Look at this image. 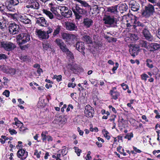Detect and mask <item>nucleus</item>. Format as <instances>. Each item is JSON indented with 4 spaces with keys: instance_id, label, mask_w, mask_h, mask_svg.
Masks as SVG:
<instances>
[{
    "instance_id": "obj_1",
    "label": "nucleus",
    "mask_w": 160,
    "mask_h": 160,
    "mask_svg": "<svg viewBox=\"0 0 160 160\" xmlns=\"http://www.w3.org/2000/svg\"><path fill=\"white\" fill-rule=\"evenodd\" d=\"M104 23L108 25L109 27H117L118 20L113 16L105 15L103 19Z\"/></svg>"
},
{
    "instance_id": "obj_2",
    "label": "nucleus",
    "mask_w": 160,
    "mask_h": 160,
    "mask_svg": "<svg viewBox=\"0 0 160 160\" xmlns=\"http://www.w3.org/2000/svg\"><path fill=\"white\" fill-rule=\"evenodd\" d=\"M72 9L77 19H79L81 18L82 15L85 14L86 13V10H84V9L80 8L77 4H73Z\"/></svg>"
},
{
    "instance_id": "obj_3",
    "label": "nucleus",
    "mask_w": 160,
    "mask_h": 160,
    "mask_svg": "<svg viewBox=\"0 0 160 160\" xmlns=\"http://www.w3.org/2000/svg\"><path fill=\"white\" fill-rule=\"evenodd\" d=\"M55 42L63 52H66L67 55L71 58H73V56L72 54L67 48L65 44L62 40L58 38L57 39L55 40Z\"/></svg>"
},
{
    "instance_id": "obj_4",
    "label": "nucleus",
    "mask_w": 160,
    "mask_h": 160,
    "mask_svg": "<svg viewBox=\"0 0 160 160\" xmlns=\"http://www.w3.org/2000/svg\"><path fill=\"white\" fill-rule=\"evenodd\" d=\"M154 6L149 3L145 6L142 12V15L143 17H149L153 15L155 12Z\"/></svg>"
},
{
    "instance_id": "obj_5",
    "label": "nucleus",
    "mask_w": 160,
    "mask_h": 160,
    "mask_svg": "<svg viewBox=\"0 0 160 160\" xmlns=\"http://www.w3.org/2000/svg\"><path fill=\"white\" fill-rule=\"evenodd\" d=\"M16 39L19 45H22L29 41L30 36L27 33H22L17 37Z\"/></svg>"
},
{
    "instance_id": "obj_6",
    "label": "nucleus",
    "mask_w": 160,
    "mask_h": 160,
    "mask_svg": "<svg viewBox=\"0 0 160 160\" xmlns=\"http://www.w3.org/2000/svg\"><path fill=\"white\" fill-rule=\"evenodd\" d=\"M18 145H16V148L18 149L19 147V150L17 153V156L22 160L25 159L28 156V152L25 149H22V145H19L22 143L21 141H18Z\"/></svg>"
},
{
    "instance_id": "obj_7",
    "label": "nucleus",
    "mask_w": 160,
    "mask_h": 160,
    "mask_svg": "<svg viewBox=\"0 0 160 160\" xmlns=\"http://www.w3.org/2000/svg\"><path fill=\"white\" fill-rule=\"evenodd\" d=\"M0 45L1 48L7 51H12L16 48V45L14 43L7 41L1 42Z\"/></svg>"
},
{
    "instance_id": "obj_8",
    "label": "nucleus",
    "mask_w": 160,
    "mask_h": 160,
    "mask_svg": "<svg viewBox=\"0 0 160 160\" xmlns=\"http://www.w3.org/2000/svg\"><path fill=\"white\" fill-rule=\"evenodd\" d=\"M19 3L18 0H6L5 6L8 11L14 12L15 10V6Z\"/></svg>"
},
{
    "instance_id": "obj_9",
    "label": "nucleus",
    "mask_w": 160,
    "mask_h": 160,
    "mask_svg": "<svg viewBox=\"0 0 160 160\" xmlns=\"http://www.w3.org/2000/svg\"><path fill=\"white\" fill-rule=\"evenodd\" d=\"M48 30L47 32L42 31L41 29H36V32L37 35L40 40L46 39L49 38V34L50 33V27H48Z\"/></svg>"
},
{
    "instance_id": "obj_10",
    "label": "nucleus",
    "mask_w": 160,
    "mask_h": 160,
    "mask_svg": "<svg viewBox=\"0 0 160 160\" xmlns=\"http://www.w3.org/2000/svg\"><path fill=\"white\" fill-rule=\"evenodd\" d=\"M8 29L10 34L15 35L18 33L20 28L19 25L15 23H12L9 24Z\"/></svg>"
},
{
    "instance_id": "obj_11",
    "label": "nucleus",
    "mask_w": 160,
    "mask_h": 160,
    "mask_svg": "<svg viewBox=\"0 0 160 160\" xmlns=\"http://www.w3.org/2000/svg\"><path fill=\"white\" fill-rule=\"evenodd\" d=\"M94 113V109L90 105H87L84 111L85 116L88 118H92L93 117Z\"/></svg>"
},
{
    "instance_id": "obj_12",
    "label": "nucleus",
    "mask_w": 160,
    "mask_h": 160,
    "mask_svg": "<svg viewBox=\"0 0 160 160\" xmlns=\"http://www.w3.org/2000/svg\"><path fill=\"white\" fill-rule=\"evenodd\" d=\"M66 116L65 115H61L59 117L56 116L55 120L52 122L55 124H58L60 125L61 124H64L67 121Z\"/></svg>"
},
{
    "instance_id": "obj_13",
    "label": "nucleus",
    "mask_w": 160,
    "mask_h": 160,
    "mask_svg": "<svg viewBox=\"0 0 160 160\" xmlns=\"http://www.w3.org/2000/svg\"><path fill=\"white\" fill-rule=\"evenodd\" d=\"M40 5L38 2V0H30L28 5L26 6L27 8H31L34 9H38Z\"/></svg>"
},
{
    "instance_id": "obj_14",
    "label": "nucleus",
    "mask_w": 160,
    "mask_h": 160,
    "mask_svg": "<svg viewBox=\"0 0 160 160\" xmlns=\"http://www.w3.org/2000/svg\"><path fill=\"white\" fill-rule=\"evenodd\" d=\"M65 27L69 31H76L78 29L77 26L74 23L69 21L65 22Z\"/></svg>"
},
{
    "instance_id": "obj_15",
    "label": "nucleus",
    "mask_w": 160,
    "mask_h": 160,
    "mask_svg": "<svg viewBox=\"0 0 160 160\" xmlns=\"http://www.w3.org/2000/svg\"><path fill=\"white\" fill-rule=\"evenodd\" d=\"M36 23L38 25L42 27H48L49 23L43 17H41L37 18Z\"/></svg>"
},
{
    "instance_id": "obj_16",
    "label": "nucleus",
    "mask_w": 160,
    "mask_h": 160,
    "mask_svg": "<svg viewBox=\"0 0 160 160\" xmlns=\"http://www.w3.org/2000/svg\"><path fill=\"white\" fill-rule=\"evenodd\" d=\"M129 6L131 10L133 11H137L139 9V4L134 0H131L130 1Z\"/></svg>"
},
{
    "instance_id": "obj_17",
    "label": "nucleus",
    "mask_w": 160,
    "mask_h": 160,
    "mask_svg": "<svg viewBox=\"0 0 160 160\" xmlns=\"http://www.w3.org/2000/svg\"><path fill=\"white\" fill-rule=\"evenodd\" d=\"M110 94L111 96V98L115 100H117L120 96V93L117 91L116 87L113 88L110 91Z\"/></svg>"
},
{
    "instance_id": "obj_18",
    "label": "nucleus",
    "mask_w": 160,
    "mask_h": 160,
    "mask_svg": "<svg viewBox=\"0 0 160 160\" xmlns=\"http://www.w3.org/2000/svg\"><path fill=\"white\" fill-rule=\"evenodd\" d=\"M18 20L21 22L25 24H29L31 22L28 16L24 14L19 15Z\"/></svg>"
},
{
    "instance_id": "obj_19",
    "label": "nucleus",
    "mask_w": 160,
    "mask_h": 160,
    "mask_svg": "<svg viewBox=\"0 0 160 160\" xmlns=\"http://www.w3.org/2000/svg\"><path fill=\"white\" fill-rule=\"evenodd\" d=\"M142 33L144 37L147 40L150 42L153 41V38L147 29H144L143 30Z\"/></svg>"
},
{
    "instance_id": "obj_20",
    "label": "nucleus",
    "mask_w": 160,
    "mask_h": 160,
    "mask_svg": "<svg viewBox=\"0 0 160 160\" xmlns=\"http://www.w3.org/2000/svg\"><path fill=\"white\" fill-rule=\"evenodd\" d=\"M77 1L81 4V5L82 7L85 8L84 10H86V12L91 9V6L89 5L87 2L82 0H77Z\"/></svg>"
},
{
    "instance_id": "obj_21",
    "label": "nucleus",
    "mask_w": 160,
    "mask_h": 160,
    "mask_svg": "<svg viewBox=\"0 0 160 160\" xmlns=\"http://www.w3.org/2000/svg\"><path fill=\"white\" fill-rule=\"evenodd\" d=\"M76 47L77 49L79 52H82L83 55L84 54L85 48L84 42H78L76 45Z\"/></svg>"
},
{
    "instance_id": "obj_22",
    "label": "nucleus",
    "mask_w": 160,
    "mask_h": 160,
    "mask_svg": "<svg viewBox=\"0 0 160 160\" xmlns=\"http://www.w3.org/2000/svg\"><path fill=\"white\" fill-rule=\"evenodd\" d=\"M52 4L51 3V19L53 18H57L59 15L57 12L56 8L52 7Z\"/></svg>"
},
{
    "instance_id": "obj_23",
    "label": "nucleus",
    "mask_w": 160,
    "mask_h": 160,
    "mask_svg": "<svg viewBox=\"0 0 160 160\" xmlns=\"http://www.w3.org/2000/svg\"><path fill=\"white\" fill-rule=\"evenodd\" d=\"M83 23L87 28H89L93 24V21L91 19L86 18L83 19Z\"/></svg>"
},
{
    "instance_id": "obj_24",
    "label": "nucleus",
    "mask_w": 160,
    "mask_h": 160,
    "mask_svg": "<svg viewBox=\"0 0 160 160\" xmlns=\"http://www.w3.org/2000/svg\"><path fill=\"white\" fill-rule=\"evenodd\" d=\"M139 50V47L138 46H134L131 48L129 52L131 55L133 57H135L136 55H137V52Z\"/></svg>"
},
{
    "instance_id": "obj_25",
    "label": "nucleus",
    "mask_w": 160,
    "mask_h": 160,
    "mask_svg": "<svg viewBox=\"0 0 160 160\" xmlns=\"http://www.w3.org/2000/svg\"><path fill=\"white\" fill-rule=\"evenodd\" d=\"M4 72L7 74L14 75L16 73V70L15 68L8 67L4 69Z\"/></svg>"
},
{
    "instance_id": "obj_26",
    "label": "nucleus",
    "mask_w": 160,
    "mask_h": 160,
    "mask_svg": "<svg viewBox=\"0 0 160 160\" xmlns=\"http://www.w3.org/2000/svg\"><path fill=\"white\" fill-rule=\"evenodd\" d=\"M117 9L118 5H116L108 8H107V11L111 13L115 14H117L118 12Z\"/></svg>"
},
{
    "instance_id": "obj_27",
    "label": "nucleus",
    "mask_w": 160,
    "mask_h": 160,
    "mask_svg": "<svg viewBox=\"0 0 160 160\" xmlns=\"http://www.w3.org/2000/svg\"><path fill=\"white\" fill-rule=\"evenodd\" d=\"M71 38H69L67 42L69 45H72L77 41V36L74 34H71L70 36Z\"/></svg>"
},
{
    "instance_id": "obj_28",
    "label": "nucleus",
    "mask_w": 160,
    "mask_h": 160,
    "mask_svg": "<svg viewBox=\"0 0 160 160\" xmlns=\"http://www.w3.org/2000/svg\"><path fill=\"white\" fill-rule=\"evenodd\" d=\"M150 44L149 43L145 41L141 40L140 41L139 45L142 47L144 48L147 49L148 48V47L150 46Z\"/></svg>"
},
{
    "instance_id": "obj_29",
    "label": "nucleus",
    "mask_w": 160,
    "mask_h": 160,
    "mask_svg": "<svg viewBox=\"0 0 160 160\" xmlns=\"http://www.w3.org/2000/svg\"><path fill=\"white\" fill-rule=\"evenodd\" d=\"M71 34L66 33H62L61 34L62 38L66 42H67L69 38H71L70 36Z\"/></svg>"
},
{
    "instance_id": "obj_30",
    "label": "nucleus",
    "mask_w": 160,
    "mask_h": 160,
    "mask_svg": "<svg viewBox=\"0 0 160 160\" xmlns=\"http://www.w3.org/2000/svg\"><path fill=\"white\" fill-rule=\"evenodd\" d=\"M72 14V11L68 8L63 13L62 16L68 18L70 17Z\"/></svg>"
},
{
    "instance_id": "obj_31",
    "label": "nucleus",
    "mask_w": 160,
    "mask_h": 160,
    "mask_svg": "<svg viewBox=\"0 0 160 160\" xmlns=\"http://www.w3.org/2000/svg\"><path fill=\"white\" fill-rule=\"evenodd\" d=\"M150 47L153 49V50H156L160 48V45L159 44L153 43L150 44Z\"/></svg>"
},
{
    "instance_id": "obj_32",
    "label": "nucleus",
    "mask_w": 160,
    "mask_h": 160,
    "mask_svg": "<svg viewBox=\"0 0 160 160\" xmlns=\"http://www.w3.org/2000/svg\"><path fill=\"white\" fill-rule=\"evenodd\" d=\"M144 25L142 23L139 22H138L135 24V25L133 26V27L137 31L139 29L141 30L142 29L141 28H139L140 27L141 28L144 27Z\"/></svg>"
},
{
    "instance_id": "obj_33",
    "label": "nucleus",
    "mask_w": 160,
    "mask_h": 160,
    "mask_svg": "<svg viewBox=\"0 0 160 160\" xmlns=\"http://www.w3.org/2000/svg\"><path fill=\"white\" fill-rule=\"evenodd\" d=\"M82 39L88 43H91L92 42L91 38L89 36L87 35L83 36Z\"/></svg>"
},
{
    "instance_id": "obj_34",
    "label": "nucleus",
    "mask_w": 160,
    "mask_h": 160,
    "mask_svg": "<svg viewBox=\"0 0 160 160\" xmlns=\"http://www.w3.org/2000/svg\"><path fill=\"white\" fill-rule=\"evenodd\" d=\"M38 107L39 108H44V110L46 111L48 110L49 112V110L47 108H46V104L45 103L43 104L42 102V101H39L38 102Z\"/></svg>"
},
{
    "instance_id": "obj_35",
    "label": "nucleus",
    "mask_w": 160,
    "mask_h": 160,
    "mask_svg": "<svg viewBox=\"0 0 160 160\" xmlns=\"http://www.w3.org/2000/svg\"><path fill=\"white\" fill-rule=\"evenodd\" d=\"M62 76L61 75H54L52 78L53 79H56V81L58 82H60L62 80Z\"/></svg>"
},
{
    "instance_id": "obj_36",
    "label": "nucleus",
    "mask_w": 160,
    "mask_h": 160,
    "mask_svg": "<svg viewBox=\"0 0 160 160\" xmlns=\"http://www.w3.org/2000/svg\"><path fill=\"white\" fill-rule=\"evenodd\" d=\"M19 130L22 133H24L26 132V131L28 130V128L24 127V125L22 124V125L19 128Z\"/></svg>"
},
{
    "instance_id": "obj_37",
    "label": "nucleus",
    "mask_w": 160,
    "mask_h": 160,
    "mask_svg": "<svg viewBox=\"0 0 160 160\" xmlns=\"http://www.w3.org/2000/svg\"><path fill=\"white\" fill-rule=\"evenodd\" d=\"M102 133L104 135V137L106 138L108 140H109L110 138V136L108 135L109 132L107 131L104 130L102 131Z\"/></svg>"
},
{
    "instance_id": "obj_38",
    "label": "nucleus",
    "mask_w": 160,
    "mask_h": 160,
    "mask_svg": "<svg viewBox=\"0 0 160 160\" xmlns=\"http://www.w3.org/2000/svg\"><path fill=\"white\" fill-rule=\"evenodd\" d=\"M152 60L150 59L147 60L146 62H147V66L149 68H152L153 67V65L152 63Z\"/></svg>"
},
{
    "instance_id": "obj_39",
    "label": "nucleus",
    "mask_w": 160,
    "mask_h": 160,
    "mask_svg": "<svg viewBox=\"0 0 160 160\" xmlns=\"http://www.w3.org/2000/svg\"><path fill=\"white\" fill-rule=\"evenodd\" d=\"M68 8L65 6H60L59 7V8L60 10L61 14L62 15L63 14V13Z\"/></svg>"
},
{
    "instance_id": "obj_40",
    "label": "nucleus",
    "mask_w": 160,
    "mask_h": 160,
    "mask_svg": "<svg viewBox=\"0 0 160 160\" xmlns=\"http://www.w3.org/2000/svg\"><path fill=\"white\" fill-rule=\"evenodd\" d=\"M100 9V7H98L97 6H94L92 8L94 12H93V13H96L98 14L99 13Z\"/></svg>"
},
{
    "instance_id": "obj_41",
    "label": "nucleus",
    "mask_w": 160,
    "mask_h": 160,
    "mask_svg": "<svg viewBox=\"0 0 160 160\" xmlns=\"http://www.w3.org/2000/svg\"><path fill=\"white\" fill-rule=\"evenodd\" d=\"M73 149L75 150V152L76 153L77 155L78 156H79L82 152V150L79 149L78 147H74Z\"/></svg>"
},
{
    "instance_id": "obj_42",
    "label": "nucleus",
    "mask_w": 160,
    "mask_h": 160,
    "mask_svg": "<svg viewBox=\"0 0 160 160\" xmlns=\"http://www.w3.org/2000/svg\"><path fill=\"white\" fill-rule=\"evenodd\" d=\"M130 38L131 40L133 41L136 40L138 39V37L137 35L131 34H130Z\"/></svg>"
},
{
    "instance_id": "obj_43",
    "label": "nucleus",
    "mask_w": 160,
    "mask_h": 160,
    "mask_svg": "<svg viewBox=\"0 0 160 160\" xmlns=\"http://www.w3.org/2000/svg\"><path fill=\"white\" fill-rule=\"evenodd\" d=\"M133 137V134L132 132L128 133L126 134V136L125 137V138L127 139L128 140H129L131 139V138Z\"/></svg>"
},
{
    "instance_id": "obj_44",
    "label": "nucleus",
    "mask_w": 160,
    "mask_h": 160,
    "mask_svg": "<svg viewBox=\"0 0 160 160\" xmlns=\"http://www.w3.org/2000/svg\"><path fill=\"white\" fill-rule=\"evenodd\" d=\"M141 77L142 80L146 81L147 78L149 77L145 73H143L141 75Z\"/></svg>"
},
{
    "instance_id": "obj_45",
    "label": "nucleus",
    "mask_w": 160,
    "mask_h": 160,
    "mask_svg": "<svg viewBox=\"0 0 160 160\" xmlns=\"http://www.w3.org/2000/svg\"><path fill=\"white\" fill-rule=\"evenodd\" d=\"M59 151H60V152L61 153L62 156H64L66 155L67 153V151L65 148H63L62 150H59Z\"/></svg>"
},
{
    "instance_id": "obj_46",
    "label": "nucleus",
    "mask_w": 160,
    "mask_h": 160,
    "mask_svg": "<svg viewBox=\"0 0 160 160\" xmlns=\"http://www.w3.org/2000/svg\"><path fill=\"white\" fill-rule=\"evenodd\" d=\"M10 92L8 90H5L3 92L2 94L5 96L6 97H8L10 95Z\"/></svg>"
},
{
    "instance_id": "obj_47",
    "label": "nucleus",
    "mask_w": 160,
    "mask_h": 160,
    "mask_svg": "<svg viewBox=\"0 0 160 160\" xmlns=\"http://www.w3.org/2000/svg\"><path fill=\"white\" fill-rule=\"evenodd\" d=\"M8 131L10 134H11V135H13V134H16L17 133V132L14 129H8Z\"/></svg>"
},
{
    "instance_id": "obj_48",
    "label": "nucleus",
    "mask_w": 160,
    "mask_h": 160,
    "mask_svg": "<svg viewBox=\"0 0 160 160\" xmlns=\"http://www.w3.org/2000/svg\"><path fill=\"white\" fill-rule=\"evenodd\" d=\"M8 58V56L4 54H0V60Z\"/></svg>"
},
{
    "instance_id": "obj_49",
    "label": "nucleus",
    "mask_w": 160,
    "mask_h": 160,
    "mask_svg": "<svg viewBox=\"0 0 160 160\" xmlns=\"http://www.w3.org/2000/svg\"><path fill=\"white\" fill-rule=\"evenodd\" d=\"M21 50H24L26 48H27L29 47V45L28 44L22 46V45H19Z\"/></svg>"
},
{
    "instance_id": "obj_50",
    "label": "nucleus",
    "mask_w": 160,
    "mask_h": 160,
    "mask_svg": "<svg viewBox=\"0 0 160 160\" xmlns=\"http://www.w3.org/2000/svg\"><path fill=\"white\" fill-rule=\"evenodd\" d=\"M123 89L124 90H126L127 89H128V87L127 84H125L124 83H123L121 85Z\"/></svg>"
},
{
    "instance_id": "obj_51",
    "label": "nucleus",
    "mask_w": 160,
    "mask_h": 160,
    "mask_svg": "<svg viewBox=\"0 0 160 160\" xmlns=\"http://www.w3.org/2000/svg\"><path fill=\"white\" fill-rule=\"evenodd\" d=\"M60 31V28L59 27H57L56 29L54 30L53 35L54 36L58 34Z\"/></svg>"
},
{
    "instance_id": "obj_52",
    "label": "nucleus",
    "mask_w": 160,
    "mask_h": 160,
    "mask_svg": "<svg viewBox=\"0 0 160 160\" xmlns=\"http://www.w3.org/2000/svg\"><path fill=\"white\" fill-rule=\"evenodd\" d=\"M148 1L153 5L155 6V5L158 2L157 0H147Z\"/></svg>"
},
{
    "instance_id": "obj_53",
    "label": "nucleus",
    "mask_w": 160,
    "mask_h": 160,
    "mask_svg": "<svg viewBox=\"0 0 160 160\" xmlns=\"http://www.w3.org/2000/svg\"><path fill=\"white\" fill-rule=\"evenodd\" d=\"M160 152V150H155L153 152V154L155 156H156L157 158H160V154L157 155L156 154L157 153H159Z\"/></svg>"
},
{
    "instance_id": "obj_54",
    "label": "nucleus",
    "mask_w": 160,
    "mask_h": 160,
    "mask_svg": "<svg viewBox=\"0 0 160 160\" xmlns=\"http://www.w3.org/2000/svg\"><path fill=\"white\" fill-rule=\"evenodd\" d=\"M43 12L45 14L50 18V11H48L46 9H43Z\"/></svg>"
},
{
    "instance_id": "obj_55",
    "label": "nucleus",
    "mask_w": 160,
    "mask_h": 160,
    "mask_svg": "<svg viewBox=\"0 0 160 160\" xmlns=\"http://www.w3.org/2000/svg\"><path fill=\"white\" fill-rule=\"evenodd\" d=\"M43 48L44 50H47L50 47L48 43L43 44Z\"/></svg>"
},
{
    "instance_id": "obj_56",
    "label": "nucleus",
    "mask_w": 160,
    "mask_h": 160,
    "mask_svg": "<svg viewBox=\"0 0 160 160\" xmlns=\"http://www.w3.org/2000/svg\"><path fill=\"white\" fill-rule=\"evenodd\" d=\"M34 155H36L37 156V157L38 158H39L40 157V156L38 153V151L37 149H36L34 150Z\"/></svg>"
},
{
    "instance_id": "obj_57",
    "label": "nucleus",
    "mask_w": 160,
    "mask_h": 160,
    "mask_svg": "<svg viewBox=\"0 0 160 160\" xmlns=\"http://www.w3.org/2000/svg\"><path fill=\"white\" fill-rule=\"evenodd\" d=\"M41 136L42 138V140L43 141L45 142L46 141L47 138V136L45 134H44L42 132L41 134Z\"/></svg>"
},
{
    "instance_id": "obj_58",
    "label": "nucleus",
    "mask_w": 160,
    "mask_h": 160,
    "mask_svg": "<svg viewBox=\"0 0 160 160\" xmlns=\"http://www.w3.org/2000/svg\"><path fill=\"white\" fill-rule=\"evenodd\" d=\"M76 86V84L75 83H72L69 82L68 85V87H72V88H74Z\"/></svg>"
},
{
    "instance_id": "obj_59",
    "label": "nucleus",
    "mask_w": 160,
    "mask_h": 160,
    "mask_svg": "<svg viewBox=\"0 0 160 160\" xmlns=\"http://www.w3.org/2000/svg\"><path fill=\"white\" fill-rule=\"evenodd\" d=\"M70 108L72 109H73V107L72 104H69V105H68V107L67 108L66 111L67 112H68L69 111H70Z\"/></svg>"
},
{
    "instance_id": "obj_60",
    "label": "nucleus",
    "mask_w": 160,
    "mask_h": 160,
    "mask_svg": "<svg viewBox=\"0 0 160 160\" xmlns=\"http://www.w3.org/2000/svg\"><path fill=\"white\" fill-rule=\"evenodd\" d=\"M90 130L91 132H93L94 131L97 132L98 131V129L97 127H95L93 128L92 127H91L90 128Z\"/></svg>"
},
{
    "instance_id": "obj_61",
    "label": "nucleus",
    "mask_w": 160,
    "mask_h": 160,
    "mask_svg": "<svg viewBox=\"0 0 160 160\" xmlns=\"http://www.w3.org/2000/svg\"><path fill=\"white\" fill-rule=\"evenodd\" d=\"M108 108L110 109H111L112 111L114 113H117V111L116 110L115 108L112 107V106L111 105H109L108 106Z\"/></svg>"
},
{
    "instance_id": "obj_62",
    "label": "nucleus",
    "mask_w": 160,
    "mask_h": 160,
    "mask_svg": "<svg viewBox=\"0 0 160 160\" xmlns=\"http://www.w3.org/2000/svg\"><path fill=\"white\" fill-rule=\"evenodd\" d=\"M133 148L134 150L136 152L140 153L142 152L141 150L138 149L137 148L134 146H133Z\"/></svg>"
},
{
    "instance_id": "obj_63",
    "label": "nucleus",
    "mask_w": 160,
    "mask_h": 160,
    "mask_svg": "<svg viewBox=\"0 0 160 160\" xmlns=\"http://www.w3.org/2000/svg\"><path fill=\"white\" fill-rule=\"evenodd\" d=\"M43 72L42 69L40 68H38L37 70V73L39 74V76H40L41 74V73L42 72Z\"/></svg>"
},
{
    "instance_id": "obj_64",
    "label": "nucleus",
    "mask_w": 160,
    "mask_h": 160,
    "mask_svg": "<svg viewBox=\"0 0 160 160\" xmlns=\"http://www.w3.org/2000/svg\"><path fill=\"white\" fill-rule=\"evenodd\" d=\"M13 153H11L10 155H8V156L9 157V160H14V159L13 158Z\"/></svg>"
}]
</instances>
